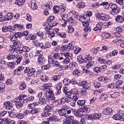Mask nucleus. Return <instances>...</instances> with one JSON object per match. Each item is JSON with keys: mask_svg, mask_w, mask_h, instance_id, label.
<instances>
[{"mask_svg": "<svg viewBox=\"0 0 124 124\" xmlns=\"http://www.w3.org/2000/svg\"><path fill=\"white\" fill-rule=\"evenodd\" d=\"M42 93L40 92L38 94V97H39V103L41 105H45L47 101H51L52 100L53 102H55V99L56 97L54 96V92L52 90H49L48 91H46V93L43 94V96H42Z\"/></svg>", "mask_w": 124, "mask_h": 124, "instance_id": "1", "label": "nucleus"}, {"mask_svg": "<svg viewBox=\"0 0 124 124\" xmlns=\"http://www.w3.org/2000/svg\"><path fill=\"white\" fill-rule=\"evenodd\" d=\"M109 6L111 9L110 11V14L111 15H117V14H119V13H120L121 8L118 7L116 4H110Z\"/></svg>", "mask_w": 124, "mask_h": 124, "instance_id": "2", "label": "nucleus"}, {"mask_svg": "<svg viewBox=\"0 0 124 124\" xmlns=\"http://www.w3.org/2000/svg\"><path fill=\"white\" fill-rule=\"evenodd\" d=\"M36 55L38 56V62L39 64L42 65V64H44L45 63V58L43 57V54H42V52L41 51L37 50L36 51Z\"/></svg>", "mask_w": 124, "mask_h": 124, "instance_id": "3", "label": "nucleus"}, {"mask_svg": "<svg viewBox=\"0 0 124 124\" xmlns=\"http://www.w3.org/2000/svg\"><path fill=\"white\" fill-rule=\"evenodd\" d=\"M18 37H21V32H11L8 36L12 42L16 41Z\"/></svg>", "mask_w": 124, "mask_h": 124, "instance_id": "4", "label": "nucleus"}, {"mask_svg": "<svg viewBox=\"0 0 124 124\" xmlns=\"http://www.w3.org/2000/svg\"><path fill=\"white\" fill-rule=\"evenodd\" d=\"M34 100V96H31L27 98H26L25 95L21 94L18 97V101L23 102L24 103H27L28 101H32Z\"/></svg>", "mask_w": 124, "mask_h": 124, "instance_id": "5", "label": "nucleus"}, {"mask_svg": "<svg viewBox=\"0 0 124 124\" xmlns=\"http://www.w3.org/2000/svg\"><path fill=\"white\" fill-rule=\"evenodd\" d=\"M73 57L72 54L70 52L61 53L60 58H59V61H63V60H65L67 58L72 59Z\"/></svg>", "mask_w": 124, "mask_h": 124, "instance_id": "6", "label": "nucleus"}, {"mask_svg": "<svg viewBox=\"0 0 124 124\" xmlns=\"http://www.w3.org/2000/svg\"><path fill=\"white\" fill-rule=\"evenodd\" d=\"M92 57H87L85 58L84 59L83 58V56L82 55H78V56L77 58V62L79 63L80 64L82 63H86L87 61H90L92 60Z\"/></svg>", "mask_w": 124, "mask_h": 124, "instance_id": "7", "label": "nucleus"}, {"mask_svg": "<svg viewBox=\"0 0 124 124\" xmlns=\"http://www.w3.org/2000/svg\"><path fill=\"white\" fill-rule=\"evenodd\" d=\"M74 45L70 43L67 45L62 46L61 49L62 51H68V50H74Z\"/></svg>", "mask_w": 124, "mask_h": 124, "instance_id": "8", "label": "nucleus"}, {"mask_svg": "<svg viewBox=\"0 0 124 124\" xmlns=\"http://www.w3.org/2000/svg\"><path fill=\"white\" fill-rule=\"evenodd\" d=\"M38 113V110L37 108H34L33 109H26L23 113L24 116H28L29 114H31L32 115H35Z\"/></svg>", "mask_w": 124, "mask_h": 124, "instance_id": "9", "label": "nucleus"}, {"mask_svg": "<svg viewBox=\"0 0 124 124\" xmlns=\"http://www.w3.org/2000/svg\"><path fill=\"white\" fill-rule=\"evenodd\" d=\"M124 112L123 111L120 110L119 113L113 116V119L115 120L116 121H121L122 118H123V116H124Z\"/></svg>", "mask_w": 124, "mask_h": 124, "instance_id": "10", "label": "nucleus"}, {"mask_svg": "<svg viewBox=\"0 0 124 124\" xmlns=\"http://www.w3.org/2000/svg\"><path fill=\"white\" fill-rule=\"evenodd\" d=\"M97 18L104 21H108L109 20V17L103 13L98 14L97 16Z\"/></svg>", "mask_w": 124, "mask_h": 124, "instance_id": "11", "label": "nucleus"}, {"mask_svg": "<svg viewBox=\"0 0 124 124\" xmlns=\"http://www.w3.org/2000/svg\"><path fill=\"white\" fill-rule=\"evenodd\" d=\"M123 81L122 80H118L113 84V89L116 90H120L121 86L123 85Z\"/></svg>", "mask_w": 124, "mask_h": 124, "instance_id": "12", "label": "nucleus"}, {"mask_svg": "<svg viewBox=\"0 0 124 124\" xmlns=\"http://www.w3.org/2000/svg\"><path fill=\"white\" fill-rule=\"evenodd\" d=\"M113 113V109L111 108H107L103 110V114L108 116Z\"/></svg>", "mask_w": 124, "mask_h": 124, "instance_id": "13", "label": "nucleus"}, {"mask_svg": "<svg viewBox=\"0 0 124 124\" xmlns=\"http://www.w3.org/2000/svg\"><path fill=\"white\" fill-rule=\"evenodd\" d=\"M73 116L68 115L67 117V119H64L62 124H71V122H72V119H73Z\"/></svg>", "mask_w": 124, "mask_h": 124, "instance_id": "14", "label": "nucleus"}, {"mask_svg": "<svg viewBox=\"0 0 124 124\" xmlns=\"http://www.w3.org/2000/svg\"><path fill=\"white\" fill-rule=\"evenodd\" d=\"M103 23L102 22H99L96 25V27L93 28V31H101L102 30V26Z\"/></svg>", "mask_w": 124, "mask_h": 124, "instance_id": "15", "label": "nucleus"}, {"mask_svg": "<svg viewBox=\"0 0 124 124\" xmlns=\"http://www.w3.org/2000/svg\"><path fill=\"white\" fill-rule=\"evenodd\" d=\"M4 106H5L7 110H10V111L13 110V107H12V105H10V102H5L4 103Z\"/></svg>", "mask_w": 124, "mask_h": 124, "instance_id": "16", "label": "nucleus"}, {"mask_svg": "<svg viewBox=\"0 0 124 124\" xmlns=\"http://www.w3.org/2000/svg\"><path fill=\"white\" fill-rule=\"evenodd\" d=\"M47 121L48 122H58L59 121V117L57 116L56 115H52L51 116H50L49 118L47 119Z\"/></svg>", "mask_w": 124, "mask_h": 124, "instance_id": "17", "label": "nucleus"}, {"mask_svg": "<svg viewBox=\"0 0 124 124\" xmlns=\"http://www.w3.org/2000/svg\"><path fill=\"white\" fill-rule=\"evenodd\" d=\"M14 16V15L12 13H9L7 14L5 16V18L6 19V21H10L12 18H13V16Z\"/></svg>", "mask_w": 124, "mask_h": 124, "instance_id": "18", "label": "nucleus"}, {"mask_svg": "<svg viewBox=\"0 0 124 124\" xmlns=\"http://www.w3.org/2000/svg\"><path fill=\"white\" fill-rule=\"evenodd\" d=\"M26 2V0H16L15 2V4L18 5V6H23L24 3Z\"/></svg>", "mask_w": 124, "mask_h": 124, "instance_id": "19", "label": "nucleus"}, {"mask_svg": "<svg viewBox=\"0 0 124 124\" xmlns=\"http://www.w3.org/2000/svg\"><path fill=\"white\" fill-rule=\"evenodd\" d=\"M69 14L72 17H74V18H76V19H78V17H79L78 13L75 11H72L70 12L69 13Z\"/></svg>", "mask_w": 124, "mask_h": 124, "instance_id": "20", "label": "nucleus"}, {"mask_svg": "<svg viewBox=\"0 0 124 124\" xmlns=\"http://www.w3.org/2000/svg\"><path fill=\"white\" fill-rule=\"evenodd\" d=\"M74 114L76 117L80 118L83 116V111H81L80 110H77L75 109V112H74Z\"/></svg>", "mask_w": 124, "mask_h": 124, "instance_id": "21", "label": "nucleus"}, {"mask_svg": "<svg viewBox=\"0 0 124 124\" xmlns=\"http://www.w3.org/2000/svg\"><path fill=\"white\" fill-rule=\"evenodd\" d=\"M31 9H33V10H36V9L38 8L37 4H36V3L35 2V0H32V1H31Z\"/></svg>", "mask_w": 124, "mask_h": 124, "instance_id": "22", "label": "nucleus"}, {"mask_svg": "<svg viewBox=\"0 0 124 124\" xmlns=\"http://www.w3.org/2000/svg\"><path fill=\"white\" fill-rule=\"evenodd\" d=\"M82 88L85 89V90H90L91 89V85H90V84L86 81H83Z\"/></svg>", "mask_w": 124, "mask_h": 124, "instance_id": "23", "label": "nucleus"}, {"mask_svg": "<svg viewBox=\"0 0 124 124\" xmlns=\"http://www.w3.org/2000/svg\"><path fill=\"white\" fill-rule=\"evenodd\" d=\"M42 88L43 90H47L46 91H50L51 88H52V84L51 83H47L43 85Z\"/></svg>", "mask_w": 124, "mask_h": 124, "instance_id": "24", "label": "nucleus"}, {"mask_svg": "<svg viewBox=\"0 0 124 124\" xmlns=\"http://www.w3.org/2000/svg\"><path fill=\"white\" fill-rule=\"evenodd\" d=\"M58 113L60 116H62L65 118H67V114H66V111L62 109V108L58 110Z\"/></svg>", "mask_w": 124, "mask_h": 124, "instance_id": "25", "label": "nucleus"}, {"mask_svg": "<svg viewBox=\"0 0 124 124\" xmlns=\"http://www.w3.org/2000/svg\"><path fill=\"white\" fill-rule=\"evenodd\" d=\"M40 79L43 82H48L49 80V77L46 75H42L40 77Z\"/></svg>", "mask_w": 124, "mask_h": 124, "instance_id": "26", "label": "nucleus"}, {"mask_svg": "<svg viewBox=\"0 0 124 124\" xmlns=\"http://www.w3.org/2000/svg\"><path fill=\"white\" fill-rule=\"evenodd\" d=\"M52 108L53 105L52 104L47 105L45 108V109L46 112H51Z\"/></svg>", "mask_w": 124, "mask_h": 124, "instance_id": "27", "label": "nucleus"}, {"mask_svg": "<svg viewBox=\"0 0 124 124\" xmlns=\"http://www.w3.org/2000/svg\"><path fill=\"white\" fill-rule=\"evenodd\" d=\"M116 21L117 23H123L124 21V17L120 15H118L116 18Z\"/></svg>", "mask_w": 124, "mask_h": 124, "instance_id": "28", "label": "nucleus"}, {"mask_svg": "<svg viewBox=\"0 0 124 124\" xmlns=\"http://www.w3.org/2000/svg\"><path fill=\"white\" fill-rule=\"evenodd\" d=\"M13 45L16 47V48L17 49V48H18V49H20V48L22 47V46L21 45V43H20V42L19 41H15L13 42Z\"/></svg>", "mask_w": 124, "mask_h": 124, "instance_id": "29", "label": "nucleus"}, {"mask_svg": "<svg viewBox=\"0 0 124 124\" xmlns=\"http://www.w3.org/2000/svg\"><path fill=\"white\" fill-rule=\"evenodd\" d=\"M23 103H24V102H21L19 100L17 101V102L16 103V108L17 109H20L22 108V107H23Z\"/></svg>", "mask_w": 124, "mask_h": 124, "instance_id": "30", "label": "nucleus"}, {"mask_svg": "<svg viewBox=\"0 0 124 124\" xmlns=\"http://www.w3.org/2000/svg\"><path fill=\"white\" fill-rule=\"evenodd\" d=\"M16 59L15 60H16V63L17 64H20L21 62H22V60H23V57L21 55H16Z\"/></svg>", "mask_w": 124, "mask_h": 124, "instance_id": "31", "label": "nucleus"}, {"mask_svg": "<svg viewBox=\"0 0 124 124\" xmlns=\"http://www.w3.org/2000/svg\"><path fill=\"white\" fill-rule=\"evenodd\" d=\"M82 111L85 113H90L91 108H89V106H85L82 108Z\"/></svg>", "mask_w": 124, "mask_h": 124, "instance_id": "32", "label": "nucleus"}, {"mask_svg": "<svg viewBox=\"0 0 124 124\" xmlns=\"http://www.w3.org/2000/svg\"><path fill=\"white\" fill-rule=\"evenodd\" d=\"M75 112V109H67L66 111V115H67V117H68V116H70L71 114H74Z\"/></svg>", "mask_w": 124, "mask_h": 124, "instance_id": "33", "label": "nucleus"}, {"mask_svg": "<svg viewBox=\"0 0 124 124\" xmlns=\"http://www.w3.org/2000/svg\"><path fill=\"white\" fill-rule=\"evenodd\" d=\"M86 103V101L85 100H80L78 101L77 105L78 106H84Z\"/></svg>", "mask_w": 124, "mask_h": 124, "instance_id": "34", "label": "nucleus"}, {"mask_svg": "<svg viewBox=\"0 0 124 124\" xmlns=\"http://www.w3.org/2000/svg\"><path fill=\"white\" fill-rule=\"evenodd\" d=\"M79 21L82 22V23H84V22H86V20H87V15L84 16H80L79 18Z\"/></svg>", "mask_w": 124, "mask_h": 124, "instance_id": "35", "label": "nucleus"}, {"mask_svg": "<svg viewBox=\"0 0 124 124\" xmlns=\"http://www.w3.org/2000/svg\"><path fill=\"white\" fill-rule=\"evenodd\" d=\"M124 42V37H121L118 39H115L112 41V42L114 43H117V42Z\"/></svg>", "mask_w": 124, "mask_h": 124, "instance_id": "36", "label": "nucleus"}, {"mask_svg": "<svg viewBox=\"0 0 124 124\" xmlns=\"http://www.w3.org/2000/svg\"><path fill=\"white\" fill-rule=\"evenodd\" d=\"M93 118L94 120H99L101 118V113H95L93 115Z\"/></svg>", "mask_w": 124, "mask_h": 124, "instance_id": "37", "label": "nucleus"}, {"mask_svg": "<svg viewBox=\"0 0 124 124\" xmlns=\"http://www.w3.org/2000/svg\"><path fill=\"white\" fill-rule=\"evenodd\" d=\"M52 64L55 67H59V68H61V63L56 60L53 61Z\"/></svg>", "mask_w": 124, "mask_h": 124, "instance_id": "38", "label": "nucleus"}, {"mask_svg": "<svg viewBox=\"0 0 124 124\" xmlns=\"http://www.w3.org/2000/svg\"><path fill=\"white\" fill-rule=\"evenodd\" d=\"M86 5L85 4V3L83 2H79L77 6L78 8H84Z\"/></svg>", "mask_w": 124, "mask_h": 124, "instance_id": "39", "label": "nucleus"}, {"mask_svg": "<svg viewBox=\"0 0 124 124\" xmlns=\"http://www.w3.org/2000/svg\"><path fill=\"white\" fill-rule=\"evenodd\" d=\"M7 66L10 67V68H15V63L14 62H10L7 63Z\"/></svg>", "mask_w": 124, "mask_h": 124, "instance_id": "40", "label": "nucleus"}, {"mask_svg": "<svg viewBox=\"0 0 124 124\" xmlns=\"http://www.w3.org/2000/svg\"><path fill=\"white\" fill-rule=\"evenodd\" d=\"M98 80L99 81V82H105L108 80V78L105 77H99L98 78Z\"/></svg>", "mask_w": 124, "mask_h": 124, "instance_id": "41", "label": "nucleus"}, {"mask_svg": "<svg viewBox=\"0 0 124 124\" xmlns=\"http://www.w3.org/2000/svg\"><path fill=\"white\" fill-rule=\"evenodd\" d=\"M80 73L81 71L77 69H76L73 72V74L75 75V76H79Z\"/></svg>", "mask_w": 124, "mask_h": 124, "instance_id": "42", "label": "nucleus"}, {"mask_svg": "<svg viewBox=\"0 0 124 124\" xmlns=\"http://www.w3.org/2000/svg\"><path fill=\"white\" fill-rule=\"evenodd\" d=\"M72 58H67L62 60L63 64H68L70 62V60Z\"/></svg>", "mask_w": 124, "mask_h": 124, "instance_id": "43", "label": "nucleus"}, {"mask_svg": "<svg viewBox=\"0 0 124 124\" xmlns=\"http://www.w3.org/2000/svg\"><path fill=\"white\" fill-rule=\"evenodd\" d=\"M73 94V93H72V92H67L65 93V95L66 97H68V98H70V99H71V97H72Z\"/></svg>", "mask_w": 124, "mask_h": 124, "instance_id": "44", "label": "nucleus"}, {"mask_svg": "<svg viewBox=\"0 0 124 124\" xmlns=\"http://www.w3.org/2000/svg\"><path fill=\"white\" fill-rule=\"evenodd\" d=\"M81 67L83 68L84 73H89L90 72V69L88 66H82Z\"/></svg>", "mask_w": 124, "mask_h": 124, "instance_id": "45", "label": "nucleus"}, {"mask_svg": "<svg viewBox=\"0 0 124 124\" xmlns=\"http://www.w3.org/2000/svg\"><path fill=\"white\" fill-rule=\"evenodd\" d=\"M74 53L76 55H77V54H79V53H80V52H81V50H82V49L80 47H77L76 48V47H75V48H74Z\"/></svg>", "mask_w": 124, "mask_h": 124, "instance_id": "46", "label": "nucleus"}, {"mask_svg": "<svg viewBox=\"0 0 124 124\" xmlns=\"http://www.w3.org/2000/svg\"><path fill=\"white\" fill-rule=\"evenodd\" d=\"M53 13H55V14H57V13H59V12H60V7L55 6L53 7Z\"/></svg>", "mask_w": 124, "mask_h": 124, "instance_id": "47", "label": "nucleus"}, {"mask_svg": "<svg viewBox=\"0 0 124 124\" xmlns=\"http://www.w3.org/2000/svg\"><path fill=\"white\" fill-rule=\"evenodd\" d=\"M16 56L13 55L9 54L7 56V59L9 60H15Z\"/></svg>", "mask_w": 124, "mask_h": 124, "instance_id": "48", "label": "nucleus"}, {"mask_svg": "<svg viewBox=\"0 0 124 124\" xmlns=\"http://www.w3.org/2000/svg\"><path fill=\"white\" fill-rule=\"evenodd\" d=\"M63 84H64L66 86L67 85H69L71 83V80L68 78H65L63 80Z\"/></svg>", "mask_w": 124, "mask_h": 124, "instance_id": "49", "label": "nucleus"}, {"mask_svg": "<svg viewBox=\"0 0 124 124\" xmlns=\"http://www.w3.org/2000/svg\"><path fill=\"white\" fill-rule=\"evenodd\" d=\"M94 66V62L93 61L88 62V63L86 65L87 67H90Z\"/></svg>", "mask_w": 124, "mask_h": 124, "instance_id": "50", "label": "nucleus"}, {"mask_svg": "<svg viewBox=\"0 0 124 124\" xmlns=\"http://www.w3.org/2000/svg\"><path fill=\"white\" fill-rule=\"evenodd\" d=\"M68 29L69 33H72V32H74V27H72V26H68Z\"/></svg>", "mask_w": 124, "mask_h": 124, "instance_id": "51", "label": "nucleus"}, {"mask_svg": "<svg viewBox=\"0 0 124 124\" xmlns=\"http://www.w3.org/2000/svg\"><path fill=\"white\" fill-rule=\"evenodd\" d=\"M35 71H36L35 69L33 68L30 69V70H29V76H32V75L34 74Z\"/></svg>", "mask_w": 124, "mask_h": 124, "instance_id": "52", "label": "nucleus"}, {"mask_svg": "<svg viewBox=\"0 0 124 124\" xmlns=\"http://www.w3.org/2000/svg\"><path fill=\"white\" fill-rule=\"evenodd\" d=\"M27 88V85L25 83H22L19 86V90L24 91Z\"/></svg>", "mask_w": 124, "mask_h": 124, "instance_id": "53", "label": "nucleus"}, {"mask_svg": "<svg viewBox=\"0 0 124 124\" xmlns=\"http://www.w3.org/2000/svg\"><path fill=\"white\" fill-rule=\"evenodd\" d=\"M33 44L35 45V46H43V43H39V42H38V41L36 40H33Z\"/></svg>", "mask_w": 124, "mask_h": 124, "instance_id": "54", "label": "nucleus"}, {"mask_svg": "<svg viewBox=\"0 0 124 124\" xmlns=\"http://www.w3.org/2000/svg\"><path fill=\"white\" fill-rule=\"evenodd\" d=\"M15 29H20V30H23V25H21L20 24H16L14 25Z\"/></svg>", "mask_w": 124, "mask_h": 124, "instance_id": "55", "label": "nucleus"}, {"mask_svg": "<svg viewBox=\"0 0 124 124\" xmlns=\"http://www.w3.org/2000/svg\"><path fill=\"white\" fill-rule=\"evenodd\" d=\"M85 117H87V120H89L90 121H94L93 115L87 114V115H86V116H85Z\"/></svg>", "mask_w": 124, "mask_h": 124, "instance_id": "56", "label": "nucleus"}, {"mask_svg": "<svg viewBox=\"0 0 124 124\" xmlns=\"http://www.w3.org/2000/svg\"><path fill=\"white\" fill-rule=\"evenodd\" d=\"M78 96H77V95L76 94H74L71 98V99H72L73 101H75L76 102V101L78 99Z\"/></svg>", "mask_w": 124, "mask_h": 124, "instance_id": "57", "label": "nucleus"}, {"mask_svg": "<svg viewBox=\"0 0 124 124\" xmlns=\"http://www.w3.org/2000/svg\"><path fill=\"white\" fill-rule=\"evenodd\" d=\"M9 116L11 118H15V117H16V114H15V113H14V112L12 111H9L8 112Z\"/></svg>", "mask_w": 124, "mask_h": 124, "instance_id": "58", "label": "nucleus"}, {"mask_svg": "<svg viewBox=\"0 0 124 124\" xmlns=\"http://www.w3.org/2000/svg\"><path fill=\"white\" fill-rule=\"evenodd\" d=\"M4 87H5V85L4 84H0V93H3L5 91Z\"/></svg>", "mask_w": 124, "mask_h": 124, "instance_id": "59", "label": "nucleus"}, {"mask_svg": "<svg viewBox=\"0 0 124 124\" xmlns=\"http://www.w3.org/2000/svg\"><path fill=\"white\" fill-rule=\"evenodd\" d=\"M49 115L50 112L49 111L44 112V113H42V116L43 117V118H46V117H48V116H49Z\"/></svg>", "mask_w": 124, "mask_h": 124, "instance_id": "60", "label": "nucleus"}, {"mask_svg": "<svg viewBox=\"0 0 124 124\" xmlns=\"http://www.w3.org/2000/svg\"><path fill=\"white\" fill-rule=\"evenodd\" d=\"M107 97H108V95H107V94H103L101 95V100L102 101H104V100H105Z\"/></svg>", "mask_w": 124, "mask_h": 124, "instance_id": "61", "label": "nucleus"}, {"mask_svg": "<svg viewBox=\"0 0 124 124\" xmlns=\"http://www.w3.org/2000/svg\"><path fill=\"white\" fill-rule=\"evenodd\" d=\"M120 68H121V65L120 64L114 65L112 66V69L115 70H119Z\"/></svg>", "mask_w": 124, "mask_h": 124, "instance_id": "62", "label": "nucleus"}, {"mask_svg": "<svg viewBox=\"0 0 124 124\" xmlns=\"http://www.w3.org/2000/svg\"><path fill=\"white\" fill-rule=\"evenodd\" d=\"M30 50H31V49L28 46H23L22 47L23 52H29Z\"/></svg>", "mask_w": 124, "mask_h": 124, "instance_id": "63", "label": "nucleus"}, {"mask_svg": "<svg viewBox=\"0 0 124 124\" xmlns=\"http://www.w3.org/2000/svg\"><path fill=\"white\" fill-rule=\"evenodd\" d=\"M102 36L105 37V39H107V38H109L110 37V34L104 32L102 33Z\"/></svg>", "mask_w": 124, "mask_h": 124, "instance_id": "64", "label": "nucleus"}]
</instances>
